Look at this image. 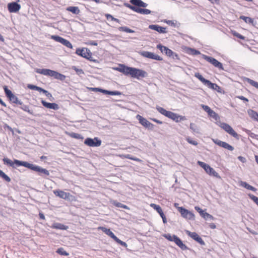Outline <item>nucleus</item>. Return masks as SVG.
Listing matches in <instances>:
<instances>
[{
  "label": "nucleus",
  "mask_w": 258,
  "mask_h": 258,
  "mask_svg": "<svg viewBox=\"0 0 258 258\" xmlns=\"http://www.w3.org/2000/svg\"><path fill=\"white\" fill-rule=\"evenodd\" d=\"M3 161L5 164L9 165L13 168H16V166H15V164H16V166H23L31 170L38 172L41 176H42L43 174L45 176H48L49 175V171L47 169L43 168L40 166L30 163L28 162L20 161L16 159L13 161L7 158H4L3 159Z\"/></svg>",
  "instance_id": "f257e3e1"
},
{
  "label": "nucleus",
  "mask_w": 258,
  "mask_h": 258,
  "mask_svg": "<svg viewBox=\"0 0 258 258\" xmlns=\"http://www.w3.org/2000/svg\"><path fill=\"white\" fill-rule=\"evenodd\" d=\"M130 2L134 6L128 4H125V6L136 13L143 15H149L152 12L149 9L141 8H146L148 6V4L142 0H130Z\"/></svg>",
  "instance_id": "f03ea898"
},
{
  "label": "nucleus",
  "mask_w": 258,
  "mask_h": 258,
  "mask_svg": "<svg viewBox=\"0 0 258 258\" xmlns=\"http://www.w3.org/2000/svg\"><path fill=\"white\" fill-rule=\"evenodd\" d=\"M156 109L161 114L173 120L176 122H179L181 120H184L186 119V118L185 116H182L170 111H167L163 107L157 106Z\"/></svg>",
  "instance_id": "7ed1b4c3"
},
{
  "label": "nucleus",
  "mask_w": 258,
  "mask_h": 258,
  "mask_svg": "<svg viewBox=\"0 0 258 258\" xmlns=\"http://www.w3.org/2000/svg\"><path fill=\"white\" fill-rule=\"evenodd\" d=\"M37 73L46 76L52 77L56 79L59 80L60 81H63L66 79V76L60 73H59L56 71H52L49 69H37L35 71Z\"/></svg>",
  "instance_id": "20e7f679"
},
{
  "label": "nucleus",
  "mask_w": 258,
  "mask_h": 258,
  "mask_svg": "<svg viewBox=\"0 0 258 258\" xmlns=\"http://www.w3.org/2000/svg\"><path fill=\"white\" fill-rule=\"evenodd\" d=\"M197 164L202 168H203L206 172L209 175L218 178H221V177L219 174L208 164L200 161H198L197 162Z\"/></svg>",
  "instance_id": "39448f33"
},
{
  "label": "nucleus",
  "mask_w": 258,
  "mask_h": 258,
  "mask_svg": "<svg viewBox=\"0 0 258 258\" xmlns=\"http://www.w3.org/2000/svg\"><path fill=\"white\" fill-rule=\"evenodd\" d=\"M195 76L200 80L204 85H206L208 88L211 89L219 91V90L220 89V87L218 85L213 83L209 80L205 79L199 73H195Z\"/></svg>",
  "instance_id": "423d86ee"
},
{
  "label": "nucleus",
  "mask_w": 258,
  "mask_h": 258,
  "mask_svg": "<svg viewBox=\"0 0 258 258\" xmlns=\"http://www.w3.org/2000/svg\"><path fill=\"white\" fill-rule=\"evenodd\" d=\"M98 229H101L103 232H104L106 235L110 236L112 238L114 241H115L117 243L119 244L122 246L127 247V244L124 242L120 240L110 230V229L106 228L104 227H99Z\"/></svg>",
  "instance_id": "0eeeda50"
},
{
  "label": "nucleus",
  "mask_w": 258,
  "mask_h": 258,
  "mask_svg": "<svg viewBox=\"0 0 258 258\" xmlns=\"http://www.w3.org/2000/svg\"><path fill=\"white\" fill-rule=\"evenodd\" d=\"M130 76L132 78H136L139 80L141 78H143L147 77V73L146 71L143 70L132 68Z\"/></svg>",
  "instance_id": "6e6552de"
},
{
  "label": "nucleus",
  "mask_w": 258,
  "mask_h": 258,
  "mask_svg": "<svg viewBox=\"0 0 258 258\" xmlns=\"http://www.w3.org/2000/svg\"><path fill=\"white\" fill-rule=\"evenodd\" d=\"M202 57L205 60L213 64L215 67L217 68L220 70H224L222 63L218 61L216 59L214 58V57L209 56L203 54H202Z\"/></svg>",
  "instance_id": "1a4fd4ad"
},
{
  "label": "nucleus",
  "mask_w": 258,
  "mask_h": 258,
  "mask_svg": "<svg viewBox=\"0 0 258 258\" xmlns=\"http://www.w3.org/2000/svg\"><path fill=\"white\" fill-rule=\"evenodd\" d=\"M202 57L205 60L213 64L215 67L217 68L220 70H224L222 63L218 61L216 59L214 58V57L209 56L203 54H202Z\"/></svg>",
  "instance_id": "9d476101"
},
{
  "label": "nucleus",
  "mask_w": 258,
  "mask_h": 258,
  "mask_svg": "<svg viewBox=\"0 0 258 258\" xmlns=\"http://www.w3.org/2000/svg\"><path fill=\"white\" fill-rule=\"evenodd\" d=\"M219 126L223 129L229 135L238 139L239 138L238 135L234 131L233 128L228 124L225 122L220 123Z\"/></svg>",
  "instance_id": "9b49d317"
},
{
  "label": "nucleus",
  "mask_w": 258,
  "mask_h": 258,
  "mask_svg": "<svg viewBox=\"0 0 258 258\" xmlns=\"http://www.w3.org/2000/svg\"><path fill=\"white\" fill-rule=\"evenodd\" d=\"M178 210L181 214V216L184 219L186 220H195V215L192 212L182 207H179Z\"/></svg>",
  "instance_id": "f8f14e48"
},
{
  "label": "nucleus",
  "mask_w": 258,
  "mask_h": 258,
  "mask_svg": "<svg viewBox=\"0 0 258 258\" xmlns=\"http://www.w3.org/2000/svg\"><path fill=\"white\" fill-rule=\"evenodd\" d=\"M84 144L89 147H97L101 145V140L97 137H95L94 139L87 138L85 139Z\"/></svg>",
  "instance_id": "ddd939ff"
},
{
  "label": "nucleus",
  "mask_w": 258,
  "mask_h": 258,
  "mask_svg": "<svg viewBox=\"0 0 258 258\" xmlns=\"http://www.w3.org/2000/svg\"><path fill=\"white\" fill-rule=\"evenodd\" d=\"M51 38L56 42H58L70 49L73 48L71 43L68 40L58 35H51Z\"/></svg>",
  "instance_id": "4468645a"
},
{
  "label": "nucleus",
  "mask_w": 258,
  "mask_h": 258,
  "mask_svg": "<svg viewBox=\"0 0 258 258\" xmlns=\"http://www.w3.org/2000/svg\"><path fill=\"white\" fill-rule=\"evenodd\" d=\"M76 53L78 55H80L82 57L87 59H89V58L91 56V52H90V50L86 48L77 49Z\"/></svg>",
  "instance_id": "2eb2a0df"
},
{
  "label": "nucleus",
  "mask_w": 258,
  "mask_h": 258,
  "mask_svg": "<svg viewBox=\"0 0 258 258\" xmlns=\"http://www.w3.org/2000/svg\"><path fill=\"white\" fill-rule=\"evenodd\" d=\"M140 54L145 57L157 60H162L163 59L158 55L155 54L153 52H149L148 51H143L141 52Z\"/></svg>",
  "instance_id": "dca6fc26"
},
{
  "label": "nucleus",
  "mask_w": 258,
  "mask_h": 258,
  "mask_svg": "<svg viewBox=\"0 0 258 258\" xmlns=\"http://www.w3.org/2000/svg\"><path fill=\"white\" fill-rule=\"evenodd\" d=\"M212 141L217 145L219 146V147H222L225 149H227L229 151H233L234 150L233 147H232L231 145H229L226 142L222 141L221 140H219L218 139H212Z\"/></svg>",
  "instance_id": "f3484780"
},
{
  "label": "nucleus",
  "mask_w": 258,
  "mask_h": 258,
  "mask_svg": "<svg viewBox=\"0 0 258 258\" xmlns=\"http://www.w3.org/2000/svg\"><path fill=\"white\" fill-rule=\"evenodd\" d=\"M21 5L18 2H12L8 4V10L11 13H16L21 9Z\"/></svg>",
  "instance_id": "a211bd4d"
},
{
  "label": "nucleus",
  "mask_w": 258,
  "mask_h": 258,
  "mask_svg": "<svg viewBox=\"0 0 258 258\" xmlns=\"http://www.w3.org/2000/svg\"><path fill=\"white\" fill-rule=\"evenodd\" d=\"M53 194L57 197L64 200H70L73 196L69 193L63 190L57 189L53 190Z\"/></svg>",
  "instance_id": "6ab92c4d"
},
{
  "label": "nucleus",
  "mask_w": 258,
  "mask_h": 258,
  "mask_svg": "<svg viewBox=\"0 0 258 258\" xmlns=\"http://www.w3.org/2000/svg\"><path fill=\"white\" fill-rule=\"evenodd\" d=\"M137 118L138 119L140 123H141L144 127L150 129H152L154 125L152 123H151L147 119L144 118L140 115H137Z\"/></svg>",
  "instance_id": "aec40b11"
},
{
  "label": "nucleus",
  "mask_w": 258,
  "mask_h": 258,
  "mask_svg": "<svg viewBox=\"0 0 258 258\" xmlns=\"http://www.w3.org/2000/svg\"><path fill=\"white\" fill-rule=\"evenodd\" d=\"M132 67L125 66L124 64H119L118 67L114 68L113 69L123 73L125 75L131 74Z\"/></svg>",
  "instance_id": "412c9836"
},
{
  "label": "nucleus",
  "mask_w": 258,
  "mask_h": 258,
  "mask_svg": "<svg viewBox=\"0 0 258 258\" xmlns=\"http://www.w3.org/2000/svg\"><path fill=\"white\" fill-rule=\"evenodd\" d=\"M150 207H152V208H153L154 210H155L159 213V214L160 215V216H161V217L162 219L163 222L164 224L166 223H167L166 218V216L164 215L161 207L158 205H156L155 204H153V203L150 204Z\"/></svg>",
  "instance_id": "4be33fe9"
},
{
  "label": "nucleus",
  "mask_w": 258,
  "mask_h": 258,
  "mask_svg": "<svg viewBox=\"0 0 258 258\" xmlns=\"http://www.w3.org/2000/svg\"><path fill=\"white\" fill-rule=\"evenodd\" d=\"M187 234L188 236H189L193 239L197 241L202 245H204L205 244V242L202 239V238L196 232H191L189 231H187Z\"/></svg>",
  "instance_id": "5701e85b"
},
{
  "label": "nucleus",
  "mask_w": 258,
  "mask_h": 258,
  "mask_svg": "<svg viewBox=\"0 0 258 258\" xmlns=\"http://www.w3.org/2000/svg\"><path fill=\"white\" fill-rule=\"evenodd\" d=\"M149 28L155 30L161 34H164L167 33L166 28L160 26L158 25H150Z\"/></svg>",
  "instance_id": "b1692460"
},
{
  "label": "nucleus",
  "mask_w": 258,
  "mask_h": 258,
  "mask_svg": "<svg viewBox=\"0 0 258 258\" xmlns=\"http://www.w3.org/2000/svg\"><path fill=\"white\" fill-rule=\"evenodd\" d=\"M41 103L47 108L52 109L55 110L59 109L58 105L55 103H48L42 100H41Z\"/></svg>",
  "instance_id": "393cba45"
},
{
  "label": "nucleus",
  "mask_w": 258,
  "mask_h": 258,
  "mask_svg": "<svg viewBox=\"0 0 258 258\" xmlns=\"http://www.w3.org/2000/svg\"><path fill=\"white\" fill-rule=\"evenodd\" d=\"M173 241L182 250L187 249V247L182 242L181 240L177 236L174 235Z\"/></svg>",
  "instance_id": "a878e982"
},
{
  "label": "nucleus",
  "mask_w": 258,
  "mask_h": 258,
  "mask_svg": "<svg viewBox=\"0 0 258 258\" xmlns=\"http://www.w3.org/2000/svg\"><path fill=\"white\" fill-rule=\"evenodd\" d=\"M51 227L53 229H60L63 230H66L68 229L69 227L67 225L62 224L60 223H54Z\"/></svg>",
  "instance_id": "bb28decb"
},
{
  "label": "nucleus",
  "mask_w": 258,
  "mask_h": 258,
  "mask_svg": "<svg viewBox=\"0 0 258 258\" xmlns=\"http://www.w3.org/2000/svg\"><path fill=\"white\" fill-rule=\"evenodd\" d=\"M239 183V185L246 188L247 189L253 191H255L256 190V189L254 187L249 185L245 181H240Z\"/></svg>",
  "instance_id": "cd10ccee"
},
{
  "label": "nucleus",
  "mask_w": 258,
  "mask_h": 258,
  "mask_svg": "<svg viewBox=\"0 0 258 258\" xmlns=\"http://www.w3.org/2000/svg\"><path fill=\"white\" fill-rule=\"evenodd\" d=\"M164 53L169 57H172L173 58H178V55L168 47L165 49Z\"/></svg>",
  "instance_id": "c85d7f7f"
},
{
  "label": "nucleus",
  "mask_w": 258,
  "mask_h": 258,
  "mask_svg": "<svg viewBox=\"0 0 258 258\" xmlns=\"http://www.w3.org/2000/svg\"><path fill=\"white\" fill-rule=\"evenodd\" d=\"M249 116L253 120L258 121V113L257 112L252 109L248 111Z\"/></svg>",
  "instance_id": "c756f323"
},
{
  "label": "nucleus",
  "mask_w": 258,
  "mask_h": 258,
  "mask_svg": "<svg viewBox=\"0 0 258 258\" xmlns=\"http://www.w3.org/2000/svg\"><path fill=\"white\" fill-rule=\"evenodd\" d=\"M67 10L76 15L79 14L80 12L79 8L75 6L68 7L67 8Z\"/></svg>",
  "instance_id": "7c9ffc66"
},
{
  "label": "nucleus",
  "mask_w": 258,
  "mask_h": 258,
  "mask_svg": "<svg viewBox=\"0 0 258 258\" xmlns=\"http://www.w3.org/2000/svg\"><path fill=\"white\" fill-rule=\"evenodd\" d=\"M10 101L13 103L22 105V102L19 100L18 98L14 95V94L11 96L10 98H9Z\"/></svg>",
  "instance_id": "2f4dec72"
},
{
  "label": "nucleus",
  "mask_w": 258,
  "mask_h": 258,
  "mask_svg": "<svg viewBox=\"0 0 258 258\" xmlns=\"http://www.w3.org/2000/svg\"><path fill=\"white\" fill-rule=\"evenodd\" d=\"M239 18L243 20L245 23L250 24L253 26H254V24H253V20L252 18L244 16H240Z\"/></svg>",
  "instance_id": "473e14b6"
},
{
  "label": "nucleus",
  "mask_w": 258,
  "mask_h": 258,
  "mask_svg": "<svg viewBox=\"0 0 258 258\" xmlns=\"http://www.w3.org/2000/svg\"><path fill=\"white\" fill-rule=\"evenodd\" d=\"M67 134L71 138H73L74 139H81V140L83 139V136L81 135L78 134V133L72 132V133H67Z\"/></svg>",
  "instance_id": "72a5a7b5"
},
{
  "label": "nucleus",
  "mask_w": 258,
  "mask_h": 258,
  "mask_svg": "<svg viewBox=\"0 0 258 258\" xmlns=\"http://www.w3.org/2000/svg\"><path fill=\"white\" fill-rule=\"evenodd\" d=\"M189 128L193 133L199 134V129L198 126L194 123H190Z\"/></svg>",
  "instance_id": "f704fd0d"
},
{
  "label": "nucleus",
  "mask_w": 258,
  "mask_h": 258,
  "mask_svg": "<svg viewBox=\"0 0 258 258\" xmlns=\"http://www.w3.org/2000/svg\"><path fill=\"white\" fill-rule=\"evenodd\" d=\"M208 115L211 117H212L216 121H218L220 119L219 115L213 110L208 114Z\"/></svg>",
  "instance_id": "c9c22d12"
},
{
  "label": "nucleus",
  "mask_w": 258,
  "mask_h": 258,
  "mask_svg": "<svg viewBox=\"0 0 258 258\" xmlns=\"http://www.w3.org/2000/svg\"><path fill=\"white\" fill-rule=\"evenodd\" d=\"M118 30L120 31H123V32H125L126 33H133L135 32L134 30H132V29H130L129 28L125 27V26L120 27H119Z\"/></svg>",
  "instance_id": "e433bc0d"
},
{
  "label": "nucleus",
  "mask_w": 258,
  "mask_h": 258,
  "mask_svg": "<svg viewBox=\"0 0 258 258\" xmlns=\"http://www.w3.org/2000/svg\"><path fill=\"white\" fill-rule=\"evenodd\" d=\"M201 216L206 220L208 219H211V220L214 219V218L212 215H210V214H209L205 211L203 212V213Z\"/></svg>",
  "instance_id": "4c0bfd02"
},
{
  "label": "nucleus",
  "mask_w": 258,
  "mask_h": 258,
  "mask_svg": "<svg viewBox=\"0 0 258 258\" xmlns=\"http://www.w3.org/2000/svg\"><path fill=\"white\" fill-rule=\"evenodd\" d=\"M246 81L248 83L250 84L251 86L258 89V83L257 82H255V81L247 78H246Z\"/></svg>",
  "instance_id": "58836bf2"
},
{
  "label": "nucleus",
  "mask_w": 258,
  "mask_h": 258,
  "mask_svg": "<svg viewBox=\"0 0 258 258\" xmlns=\"http://www.w3.org/2000/svg\"><path fill=\"white\" fill-rule=\"evenodd\" d=\"M0 177L7 182L11 181V178L0 169Z\"/></svg>",
  "instance_id": "ea45409f"
},
{
  "label": "nucleus",
  "mask_w": 258,
  "mask_h": 258,
  "mask_svg": "<svg viewBox=\"0 0 258 258\" xmlns=\"http://www.w3.org/2000/svg\"><path fill=\"white\" fill-rule=\"evenodd\" d=\"M113 205L116 207L122 208L124 209H129L127 206L123 205L119 202H114Z\"/></svg>",
  "instance_id": "a19ab883"
},
{
  "label": "nucleus",
  "mask_w": 258,
  "mask_h": 258,
  "mask_svg": "<svg viewBox=\"0 0 258 258\" xmlns=\"http://www.w3.org/2000/svg\"><path fill=\"white\" fill-rule=\"evenodd\" d=\"M189 53L192 55H198L200 54L201 52L200 51L196 50L194 48H188Z\"/></svg>",
  "instance_id": "79ce46f5"
},
{
  "label": "nucleus",
  "mask_w": 258,
  "mask_h": 258,
  "mask_svg": "<svg viewBox=\"0 0 258 258\" xmlns=\"http://www.w3.org/2000/svg\"><path fill=\"white\" fill-rule=\"evenodd\" d=\"M56 252L61 255L67 256L69 255V253L63 249V248H59L57 249Z\"/></svg>",
  "instance_id": "37998d69"
},
{
  "label": "nucleus",
  "mask_w": 258,
  "mask_h": 258,
  "mask_svg": "<svg viewBox=\"0 0 258 258\" xmlns=\"http://www.w3.org/2000/svg\"><path fill=\"white\" fill-rule=\"evenodd\" d=\"M186 141L190 144L197 146L198 143L197 141L192 140L190 137H187L186 138Z\"/></svg>",
  "instance_id": "c03bdc74"
},
{
  "label": "nucleus",
  "mask_w": 258,
  "mask_h": 258,
  "mask_svg": "<svg viewBox=\"0 0 258 258\" xmlns=\"http://www.w3.org/2000/svg\"><path fill=\"white\" fill-rule=\"evenodd\" d=\"M21 108L26 111V112H28L29 114H33V112L29 109V107L28 105H25V104H23L21 107Z\"/></svg>",
  "instance_id": "a18cd8bd"
},
{
  "label": "nucleus",
  "mask_w": 258,
  "mask_h": 258,
  "mask_svg": "<svg viewBox=\"0 0 258 258\" xmlns=\"http://www.w3.org/2000/svg\"><path fill=\"white\" fill-rule=\"evenodd\" d=\"M105 17L107 20L110 19L112 21H114L116 22L117 23H119L120 21L119 19L114 18L111 15L109 14H105Z\"/></svg>",
  "instance_id": "49530a36"
},
{
  "label": "nucleus",
  "mask_w": 258,
  "mask_h": 258,
  "mask_svg": "<svg viewBox=\"0 0 258 258\" xmlns=\"http://www.w3.org/2000/svg\"><path fill=\"white\" fill-rule=\"evenodd\" d=\"M248 197L258 206V197L252 194H249Z\"/></svg>",
  "instance_id": "de8ad7c7"
},
{
  "label": "nucleus",
  "mask_w": 258,
  "mask_h": 258,
  "mask_svg": "<svg viewBox=\"0 0 258 258\" xmlns=\"http://www.w3.org/2000/svg\"><path fill=\"white\" fill-rule=\"evenodd\" d=\"M121 93L118 91H108L107 90L106 95H120Z\"/></svg>",
  "instance_id": "09e8293b"
},
{
  "label": "nucleus",
  "mask_w": 258,
  "mask_h": 258,
  "mask_svg": "<svg viewBox=\"0 0 258 258\" xmlns=\"http://www.w3.org/2000/svg\"><path fill=\"white\" fill-rule=\"evenodd\" d=\"M4 90H5L6 95L8 98H10L11 96L13 94V93L12 92V91L7 88V86H5L4 87Z\"/></svg>",
  "instance_id": "8fccbe9b"
},
{
  "label": "nucleus",
  "mask_w": 258,
  "mask_h": 258,
  "mask_svg": "<svg viewBox=\"0 0 258 258\" xmlns=\"http://www.w3.org/2000/svg\"><path fill=\"white\" fill-rule=\"evenodd\" d=\"M201 107H202V108L206 111L208 113V114H209V113H210L211 112V111L212 110L210 107L209 106H208V105H204V104H202L201 105Z\"/></svg>",
  "instance_id": "3c124183"
},
{
  "label": "nucleus",
  "mask_w": 258,
  "mask_h": 258,
  "mask_svg": "<svg viewBox=\"0 0 258 258\" xmlns=\"http://www.w3.org/2000/svg\"><path fill=\"white\" fill-rule=\"evenodd\" d=\"M72 68L75 71V72L78 75H81V74H84V72H83V70H82L81 69H78L76 67H75V66L73 67Z\"/></svg>",
  "instance_id": "603ef678"
},
{
  "label": "nucleus",
  "mask_w": 258,
  "mask_h": 258,
  "mask_svg": "<svg viewBox=\"0 0 258 258\" xmlns=\"http://www.w3.org/2000/svg\"><path fill=\"white\" fill-rule=\"evenodd\" d=\"M157 48L159 49L161 52L164 53L165 51V49L167 48V47L163 46L161 44H158L157 45Z\"/></svg>",
  "instance_id": "864d4df0"
},
{
  "label": "nucleus",
  "mask_w": 258,
  "mask_h": 258,
  "mask_svg": "<svg viewBox=\"0 0 258 258\" xmlns=\"http://www.w3.org/2000/svg\"><path fill=\"white\" fill-rule=\"evenodd\" d=\"M233 34L234 36H236V37L240 39L243 40L244 39V37L243 36L241 35V34L235 31H234L233 32Z\"/></svg>",
  "instance_id": "5fc2aeb1"
},
{
  "label": "nucleus",
  "mask_w": 258,
  "mask_h": 258,
  "mask_svg": "<svg viewBox=\"0 0 258 258\" xmlns=\"http://www.w3.org/2000/svg\"><path fill=\"white\" fill-rule=\"evenodd\" d=\"M91 89L93 90H96V91H99L100 92H102V93H103L104 94H107V90H104V89H100V88H92Z\"/></svg>",
  "instance_id": "6e6d98bb"
},
{
  "label": "nucleus",
  "mask_w": 258,
  "mask_h": 258,
  "mask_svg": "<svg viewBox=\"0 0 258 258\" xmlns=\"http://www.w3.org/2000/svg\"><path fill=\"white\" fill-rule=\"evenodd\" d=\"M165 237L170 241H173L174 235L171 236L169 234H166Z\"/></svg>",
  "instance_id": "4d7b16f0"
},
{
  "label": "nucleus",
  "mask_w": 258,
  "mask_h": 258,
  "mask_svg": "<svg viewBox=\"0 0 258 258\" xmlns=\"http://www.w3.org/2000/svg\"><path fill=\"white\" fill-rule=\"evenodd\" d=\"M244 132H245L247 134L249 135L251 138H254L255 135L250 132V131L247 129L243 130Z\"/></svg>",
  "instance_id": "13d9d810"
},
{
  "label": "nucleus",
  "mask_w": 258,
  "mask_h": 258,
  "mask_svg": "<svg viewBox=\"0 0 258 258\" xmlns=\"http://www.w3.org/2000/svg\"><path fill=\"white\" fill-rule=\"evenodd\" d=\"M87 44L90 45H93V46H97L98 45L97 42L96 41H89L87 43Z\"/></svg>",
  "instance_id": "bf43d9fd"
},
{
  "label": "nucleus",
  "mask_w": 258,
  "mask_h": 258,
  "mask_svg": "<svg viewBox=\"0 0 258 258\" xmlns=\"http://www.w3.org/2000/svg\"><path fill=\"white\" fill-rule=\"evenodd\" d=\"M195 209L197 212H198L200 213V215H201L204 212V210H203L201 208L198 206L195 207Z\"/></svg>",
  "instance_id": "052dcab7"
},
{
  "label": "nucleus",
  "mask_w": 258,
  "mask_h": 258,
  "mask_svg": "<svg viewBox=\"0 0 258 258\" xmlns=\"http://www.w3.org/2000/svg\"><path fill=\"white\" fill-rule=\"evenodd\" d=\"M27 87L31 90H35L37 88V86L32 84H28Z\"/></svg>",
  "instance_id": "680f3d73"
},
{
  "label": "nucleus",
  "mask_w": 258,
  "mask_h": 258,
  "mask_svg": "<svg viewBox=\"0 0 258 258\" xmlns=\"http://www.w3.org/2000/svg\"><path fill=\"white\" fill-rule=\"evenodd\" d=\"M238 159L240 161H241L242 163H245L246 161V160L244 157L240 156L238 157Z\"/></svg>",
  "instance_id": "e2e57ef3"
},
{
  "label": "nucleus",
  "mask_w": 258,
  "mask_h": 258,
  "mask_svg": "<svg viewBox=\"0 0 258 258\" xmlns=\"http://www.w3.org/2000/svg\"><path fill=\"white\" fill-rule=\"evenodd\" d=\"M122 158H126V159H131L132 160V157L133 156H132L130 154H125V155H123L122 156Z\"/></svg>",
  "instance_id": "0e129e2a"
},
{
  "label": "nucleus",
  "mask_w": 258,
  "mask_h": 258,
  "mask_svg": "<svg viewBox=\"0 0 258 258\" xmlns=\"http://www.w3.org/2000/svg\"><path fill=\"white\" fill-rule=\"evenodd\" d=\"M168 25L170 26H175V24L173 21L171 20H166L165 21Z\"/></svg>",
  "instance_id": "69168bd1"
},
{
  "label": "nucleus",
  "mask_w": 258,
  "mask_h": 258,
  "mask_svg": "<svg viewBox=\"0 0 258 258\" xmlns=\"http://www.w3.org/2000/svg\"><path fill=\"white\" fill-rule=\"evenodd\" d=\"M45 95L46 96H47V97H52V95L51 94V93H50L49 92H48L47 91L44 90L43 91V92Z\"/></svg>",
  "instance_id": "338daca9"
},
{
  "label": "nucleus",
  "mask_w": 258,
  "mask_h": 258,
  "mask_svg": "<svg viewBox=\"0 0 258 258\" xmlns=\"http://www.w3.org/2000/svg\"><path fill=\"white\" fill-rule=\"evenodd\" d=\"M238 98H239L241 100H243V101H245L246 102L248 101V100L246 98H245V97H244L243 96H238Z\"/></svg>",
  "instance_id": "774afa93"
}]
</instances>
